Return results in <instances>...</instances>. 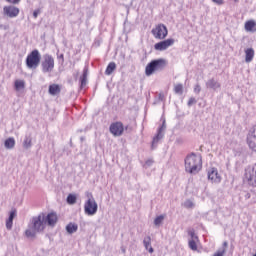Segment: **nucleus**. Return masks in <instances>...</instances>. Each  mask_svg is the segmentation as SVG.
I'll return each mask as SVG.
<instances>
[{
  "label": "nucleus",
  "mask_w": 256,
  "mask_h": 256,
  "mask_svg": "<svg viewBox=\"0 0 256 256\" xmlns=\"http://www.w3.org/2000/svg\"><path fill=\"white\" fill-rule=\"evenodd\" d=\"M203 162L201 156H197L195 153H190L185 158V171L191 175H197L201 171Z\"/></svg>",
  "instance_id": "nucleus-1"
},
{
  "label": "nucleus",
  "mask_w": 256,
  "mask_h": 256,
  "mask_svg": "<svg viewBox=\"0 0 256 256\" xmlns=\"http://www.w3.org/2000/svg\"><path fill=\"white\" fill-rule=\"evenodd\" d=\"M45 229V214H40L32 218V224L29 225L25 231V235L28 238L33 239L37 233H41Z\"/></svg>",
  "instance_id": "nucleus-2"
},
{
  "label": "nucleus",
  "mask_w": 256,
  "mask_h": 256,
  "mask_svg": "<svg viewBox=\"0 0 256 256\" xmlns=\"http://www.w3.org/2000/svg\"><path fill=\"white\" fill-rule=\"evenodd\" d=\"M167 67V60L163 58L152 60L146 65L145 75L146 77H151L154 73H161Z\"/></svg>",
  "instance_id": "nucleus-3"
},
{
  "label": "nucleus",
  "mask_w": 256,
  "mask_h": 256,
  "mask_svg": "<svg viewBox=\"0 0 256 256\" xmlns=\"http://www.w3.org/2000/svg\"><path fill=\"white\" fill-rule=\"evenodd\" d=\"M41 64V52L39 50H32L26 57L27 69H37Z\"/></svg>",
  "instance_id": "nucleus-4"
},
{
  "label": "nucleus",
  "mask_w": 256,
  "mask_h": 256,
  "mask_svg": "<svg viewBox=\"0 0 256 256\" xmlns=\"http://www.w3.org/2000/svg\"><path fill=\"white\" fill-rule=\"evenodd\" d=\"M53 69H55V58L51 54H44L41 61L42 73H53Z\"/></svg>",
  "instance_id": "nucleus-5"
},
{
  "label": "nucleus",
  "mask_w": 256,
  "mask_h": 256,
  "mask_svg": "<svg viewBox=\"0 0 256 256\" xmlns=\"http://www.w3.org/2000/svg\"><path fill=\"white\" fill-rule=\"evenodd\" d=\"M244 181H247L250 187H256V163L245 168Z\"/></svg>",
  "instance_id": "nucleus-6"
},
{
  "label": "nucleus",
  "mask_w": 256,
  "mask_h": 256,
  "mask_svg": "<svg viewBox=\"0 0 256 256\" xmlns=\"http://www.w3.org/2000/svg\"><path fill=\"white\" fill-rule=\"evenodd\" d=\"M97 209H99V206L97 205L95 198H93V195H90V197L84 204V212L86 215L91 216V215H95V213H97Z\"/></svg>",
  "instance_id": "nucleus-7"
},
{
  "label": "nucleus",
  "mask_w": 256,
  "mask_h": 256,
  "mask_svg": "<svg viewBox=\"0 0 256 256\" xmlns=\"http://www.w3.org/2000/svg\"><path fill=\"white\" fill-rule=\"evenodd\" d=\"M151 33L155 39L163 40L169 35V30L165 24H158L155 28L151 30Z\"/></svg>",
  "instance_id": "nucleus-8"
},
{
  "label": "nucleus",
  "mask_w": 256,
  "mask_h": 256,
  "mask_svg": "<svg viewBox=\"0 0 256 256\" xmlns=\"http://www.w3.org/2000/svg\"><path fill=\"white\" fill-rule=\"evenodd\" d=\"M19 13L20 10L17 8V6L8 5L3 7V15L9 19H15V17H19Z\"/></svg>",
  "instance_id": "nucleus-9"
},
{
  "label": "nucleus",
  "mask_w": 256,
  "mask_h": 256,
  "mask_svg": "<svg viewBox=\"0 0 256 256\" xmlns=\"http://www.w3.org/2000/svg\"><path fill=\"white\" fill-rule=\"evenodd\" d=\"M175 45V39L169 38L163 41H160L154 45L155 51H167L169 47H173Z\"/></svg>",
  "instance_id": "nucleus-10"
},
{
  "label": "nucleus",
  "mask_w": 256,
  "mask_h": 256,
  "mask_svg": "<svg viewBox=\"0 0 256 256\" xmlns=\"http://www.w3.org/2000/svg\"><path fill=\"white\" fill-rule=\"evenodd\" d=\"M165 129H167V126L165 125V121H163L161 127L158 128L157 135L154 136L153 141H152V149H155L157 147V143L165 137Z\"/></svg>",
  "instance_id": "nucleus-11"
},
{
  "label": "nucleus",
  "mask_w": 256,
  "mask_h": 256,
  "mask_svg": "<svg viewBox=\"0 0 256 256\" xmlns=\"http://www.w3.org/2000/svg\"><path fill=\"white\" fill-rule=\"evenodd\" d=\"M123 131V123L121 122H115L110 125V133H112V135L115 137H121V135H123Z\"/></svg>",
  "instance_id": "nucleus-12"
},
{
  "label": "nucleus",
  "mask_w": 256,
  "mask_h": 256,
  "mask_svg": "<svg viewBox=\"0 0 256 256\" xmlns=\"http://www.w3.org/2000/svg\"><path fill=\"white\" fill-rule=\"evenodd\" d=\"M247 144L250 149H256V126L252 127L247 135Z\"/></svg>",
  "instance_id": "nucleus-13"
},
{
  "label": "nucleus",
  "mask_w": 256,
  "mask_h": 256,
  "mask_svg": "<svg viewBox=\"0 0 256 256\" xmlns=\"http://www.w3.org/2000/svg\"><path fill=\"white\" fill-rule=\"evenodd\" d=\"M208 179L211 183H221V175H219L217 168H210L208 170Z\"/></svg>",
  "instance_id": "nucleus-14"
},
{
  "label": "nucleus",
  "mask_w": 256,
  "mask_h": 256,
  "mask_svg": "<svg viewBox=\"0 0 256 256\" xmlns=\"http://www.w3.org/2000/svg\"><path fill=\"white\" fill-rule=\"evenodd\" d=\"M206 88L212 91H219L221 89V82L215 78H210L206 81Z\"/></svg>",
  "instance_id": "nucleus-15"
},
{
  "label": "nucleus",
  "mask_w": 256,
  "mask_h": 256,
  "mask_svg": "<svg viewBox=\"0 0 256 256\" xmlns=\"http://www.w3.org/2000/svg\"><path fill=\"white\" fill-rule=\"evenodd\" d=\"M57 220V213L55 212L48 213L44 219V221L47 223V225H49V227H55V225L57 224Z\"/></svg>",
  "instance_id": "nucleus-16"
},
{
  "label": "nucleus",
  "mask_w": 256,
  "mask_h": 256,
  "mask_svg": "<svg viewBox=\"0 0 256 256\" xmlns=\"http://www.w3.org/2000/svg\"><path fill=\"white\" fill-rule=\"evenodd\" d=\"M244 29L248 33H256V21L255 20L246 21L244 25Z\"/></svg>",
  "instance_id": "nucleus-17"
},
{
  "label": "nucleus",
  "mask_w": 256,
  "mask_h": 256,
  "mask_svg": "<svg viewBox=\"0 0 256 256\" xmlns=\"http://www.w3.org/2000/svg\"><path fill=\"white\" fill-rule=\"evenodd\" d=\"M89 75V68H87V66L84 67L83 69V74L80 77V87L81 89H83V87H85V85H87V76Z\"/></svg>",
  "instance_id": "nucleus-18"
},
{
  "label": "nucleus",
  "mask_w": 256,
  "mask_h": 256,
  "mask_svg": "<svg viewBox=\"0 0 256 256\" xmlns=\"http://www.w3.org/2000/svg\"><path fill=\"white\" fill-rule=\"evenodd\" d=\"M253 57H255V50L253 48H247L245 50L246 63H251V61H253Z\"/></svg>",
  "instance_id": "nucleus-19"
},
{
  "label": "nucleus",
  "mask_w": 256,
  "mask_h": 256,
  "mask_svg": "<svg viewBox=\"0 0 256 256\" xmlns=\"http://www.w3.org/2000/svg\"><path fill=\"white\" fill-rule=\"evenodd\" d=\"M48 93L53 96L59 95V93H61V87L59 84H51L49 86Z\"/></svg>",
  "instance_id": "nucleus-20"
},
{
  "label": "nucleus",
  "mask_w": 256,
  "mask_h": 256,
  "mask_svg": "<svg viewBox=\"0 0 256 256\" xmlns=\"http://www.w3.org/2000/svg\"><path fill=\"white\" fill-rule=\"evenodd\" d=\"M143 245L149 253H154L155 250L151 247V236H146L143 240Z\"/></svg>",
  "instance_id": "nucleus-21"
},
{
  "label": "nucleus",
  "mask_w": 256,
  "mask_h": 256,
  "mask_svg": "<svg viewBox=\"0 0 256 256\" xmlns=\"http://www.w3.org/2000/svg\"><path fill=\"white\" fill-rule=\"evenodd\" d=\"M115 69H117V64H115V62H110L106 67L105 75H112Z\"/></svg>",
  "instance_id": "nucleus-22"
},
{
  "label": "nucleus",
  "mask_w": 256,
  "mask_h": 256,
  "mask_svg": "<svg viewBox=\"0 0 256 256\" xmlns=\"http://www.w3.org/2000/svg\"><path fill=\"white\" fill-rule=\"evenodd\" d=\"M32 138L31 135H26L23 141V148L24 149H31L32 147Z\"/></svg>",
  "instance_id": "nucleus-23"
},
{
  "label": "nucleus",
  "mask_w": 256,
  "mask_h": 256,
  "mask_svg": "<svg viewBox=\"0 0 256 256\" xmlns=\"http://www.w3.org/2000/svg\"><path fill=\"white\" fill-rule=\"evenodd\" d=\"M77 229H79V226L77 224H73V223H69L66 226V231L67 233H69L70 235H72V233H77Z\"/></svg>",
  "instance_id": "nucleus-24"
},
{
  "label": "nucleus",
  "mask_w": 256,
  "mask_h": 256,
  "mask_svg": "<svg viewBox=\"0 0 256 256\" xmlns=\"http://www.w3.org/2000/svg\"><path fill=\"white\" fill-rule=\"evenodd\" d=\"M4 146L6 149H13L15 147V138L10 137L5 140Z\"/></svg>",
  "instance_id": "nucleus-25"
},
{
  "label": "nucleus",
  "mask_w": 256,
  "mask_h": 256,
  "mask_svg": "<svg viewBox=\"0 0 256 256\" xmlns=\"http://www.w3.org/2000/svg\"><path fill=\"white\" fill-rule=\"evenodd\" d=\"M66 201L68 205H75L77 203V196L75 194H69Z\"/></svg>",
  "instance_id": "nucleus-26"
},
{
  "label": "nucleus",
  "mask_w": 256,
  "mask_h": 256,
  "mask_svg": "<svg viewBox=\"0 0 256 256\" xmlns=\"http://www.w3.org/2000/svg\"><path fill=\"white\" fill-rule=\"evenodd\" d=\"M14 87H15L16 91H20V89H25V81L16 80L14 83Z\"/></svg>",
  "instance_id": "nucleus-27"
},
{
  "label": "nucleus",
  "mask_w": 256,
  "mask_h": 256,
  "mask_svg": "<svg viewBox=\"0 0 256 256\" xmlns=\"http://www.w3.org/2000/svg\"><path fill=\"white\" fill-rule=\"evenodd\" d=\"M188 235L190 237L189 241H199V236H197V234H195L194 229L188 230Z\"/></svg>",
  "instance_id": "nucleus-28"
},
{
  "label": "nucleus",
  "mask_w": 256,
  "mask_h": 256,
  "mask_svg": "<svg viewBox=\"0 0 256 256\" xmlns=\"http://www.w3.org/2000/svg\"><path fill=\"white\" fill-rule=\"evenodd\" d=\"M183 207H185V209H193L195 207V203L191 199H187L183 203Z\"/></svg>",
  "instance_id": "nucleus-29"
},
{
  "label": "nucleus",
  "mask_w": 256,
  "mask_h": 256,
  "mask_svg": "<svg viewBox=\"0 0 256 256\" xmlns=\"http://www.w3.org/2000/svg\"><path fill=\"white\" fill-rule=\"evenodd\" d=\"M174 92L176 95H183V84H176L174 86Z\"/></svg>",
  "instance_id": "nucleus-30"
},
{
  "label": "nucleus",
  "mask_w": 256,
  "mask_h": 256,
  "mask_svg": "<svg viewBox=\"0 0 256 256\" xmlns=\"http://www.w3.org/2000/svg\"><path fill=\"white\" fill-rule=\"evenodd\" d=\"M197 241L199 240H188V246L192 251H197Z\"/></svg>",
  "instance_id": "nucleus-31"
},
{
  "label": "nucleus",
  "mask_w": 256,
  "mask_h": 256,
  "mask_svg": "<svg viewBox=\"0 0 256 256\" xmlns=\"http://www.w3.org/2000/svg\"><path fill=\"white\" fill-rule=\"evenodd\" d=\"M164 219H165V216H163V215H160V216L156 217L155 220H154V225H156V227H159V225L161 223H163Z\"/></svg>",
  "instance_id": "nucleus-32"
},
{
  "label": "nucleus",
  "mask_w": 256,
  "mask_h": 256,
  "mask_svg": "<svg viewBox=\"0 0 256 256\" xmlns=\"http://www.w3.org/2000/svg\"><path fill=\"white\" fill-rule=\"evenodd\" d=\"M226 251L227 250L225 248H220L213 256H224Z\"/></svg>",
  "instance_id": "nucleus-33"
},
{
  "label": "nucleus",
  "mask_w": 256,
  "mask_h": 256,
  "mask_svg": "<svg viewBox=\"0 0 256 256\" xmlns=\"http://www.w3.org/2000/svg\"><path fill=\"white\" fill-rule=\"evenodd\" d=\"M6 229H8V231H11L13 229V220H6Z\"/></svg>",
  "instance_id": "nucleus-34"
},
{
  "label": "nucleus",
  "mask_w": 256,
  "mask_h": 256,
  "mask_svg": "<svg viewBox=\"0 0 256 256\" xmlns=\"http://www.w3.org/2000/svg\"><path fill=\"white\" fill-rule=\"evenodd\" d=\"M17 215V211L12 210L9 214L8 220L13 222V219H15V216Z\"/></svg>",
  "instance_id": "nucleus-35"
},
{
  "label": "nucleus",
  "mask_w": 256,
  "mask_h": 256,
  "mask_svg": "<svg viewBox=\"0 0 256 256\" xmlns=\"http://www.w3.org/2000/svg\"><path fill=\"white\" fill-rule=\"evenodd\" d=\"M17 215V211L12 210L9 214L8 220L13 222V219H15V216Z\"/></svg>",
  "instance_id": "nucleus-36"
},
{
  "label": "nucleus",
  "mask_w": 256,
  "mask_h": 256,
  "mask_svg": "<svg viewBox=\"0 0 256 256\" xmlns=\"http://www.w3.org/2000/svg\"><path fill=\"white\" fill-rule=\"evenodd\" d=\"M194 93H197V95H199L201 93V85H199V84L195 85Z\"/></svg>",
  "instance_id": "nucleus-37"
},
{
  "label": "nucleus",
  "mask_w": 256,
  "mask_h": 256,
  "mask_svg": "<svg viewBox=\"0 0 256 256\" xmlns=\"http://www.w3.org/2000/svg\"><path fill=\"white\" fill-rule=\"evenodd\" d=\"M7 3H11L12 5H19L21 3V0H6Z\"/></svg>",
  "instance_id": "nucleus-38"
},
{
  "label": "nucleus",
  "mask_w": 256,
  "mask_h": 256,
  "mask_svg": "<svg viewBox=\"0 0 256 256\" xmlns=\"http://www.w3.org/2000/svg\"><path fill=\"white\" fill-rule=\"evenodd\" d=\"M194 103H197V100H195V98L192 97L188 100L187 105L188 107H191V105H193Z\"/></svg>",
  "instance_id": "nucleus-39"
},
{
  "label": "nucleus",
  "mask_w": 256,
  "mask_h": 256,
  "mask_svg": "<svg viewBox=\"0 0 256 256\" xmlns=\"http://www.w3.org/2000/svg\"><path fill=\"white\" fill-rule=\"evenodd\" d=\"M41 13V10L40 9H36L34 10L33 12V17L34 19H37V17H39V14Z\"/></svg>",
  "instance_id": "nucleus-40"
},
{
  "label": "nucleus",
  "mask_w": 256,
  "mask_h": 256,
  "mask_svg": "<svg viewBox=\"0 0 256 256\" xmlns=\"http://www.w3.org/2000/svg\"><path fill=\"white\" fill-rule=\"evenodd\" d=\"M151 165H153V160L149 159L145 162L146 167H151Z\"/></svg>",
  "instance_id": "nucleus-41"
},
{
  "label": "nucleus",
  "mask_w": 256,
  "mask_h": 256,
  "mask_svg": "<svg viewBox=\"0 0 256 256\" xmlns=\"http://www.w3.org/2000/svg\"><path fill=\"white\" fill-rule=\"evenodd\" d=\"M212 3H215L216 5H223V0H212Z\"/></svg>",
  "instance_id": "nucleus-42"
},
{
  "label": "nucleus",
  "mask_w": 256,
  "mask_h": 256,
  "mask_svg": "<svg viewBox=\"0 0 256 256\" xmlns=\"http://www.w3.org/2000/svg\"><path fill=\"white\" fill-rule=\"evenodd\" d=\"M58 59H61L62 63H65V56L63 54H60Z\"/></svg>",
  "instance_id": "nucleus-43"
},
{
  "label": "nucleus",
  "mask_w": 256,
  "mask_h": 256,
  "mask_svg": "<svg viewBox=\"0 0 256 256\" xmlns=\"http://www.w3.org/2000/svg\"><path fill=\"white\" fill-rule=\"evenodd\" d=\"M228 246H229V243L227 241H225V242H223L222 249H226V247H228Z\"/></svg>",
  "instance_id": "nucleus-44"
},
{
  "label": "nucleus",
  "mask_w": 256,
  "mask_h": 256,
  "mask_svg": "<svg viewBox=\"0 0 256 256\" xmlns=\"http://www.w3.org/2000/svg\"><path fill=\"white\" fill-rule=\"evenodd\" d=\"M163 98H164L163 94H159L160 101H163Z\"/></svg>",
  "instance_id": "nucleus-45"
},
{
  "label": "nucleus",
  "mask_w": 256,
  "mask_h": 256,
  "mask_svg": "<svg viewBox=\"0 0 256 256\" xmlns=\"http://www.w3.org/2000/svg\"><path fill=\"white\" fill-rule=\"evenodd\" d=\"M80 141H81V142L85 141V137L82 136V137L80 138Z\"/></svg>",
  "instance_id": "nucleus-46"
},
{
  "label": "nucleus",
  "mask_w": 256,
  "mask_h": 256,
  "mask_svg": "<svg viewBox=\"0 0 256 256\" xmlns=\"http://www.w3.org/2000/svg\"><path fill=\"white\" fill-rule=\"evenodd\" d=\"M122 253H125V248H122Z\"/></svg>",
  "instance_id": "nucleus-47"
},
{
  "label": "nucleus",
  "mask_w": 256,
  "mask_h": 256,
  "mask_svg": "<svg viewBox=\"0 0 256 256\" xmlns=\"http://www.w3.org/2000/svg\"><path fill=\"white\" fill-rule=\"evenodd\" d=\"M79 133H83V130H78Z\"/></svg>",
  "instance_id": "nucleus-48"
},
{
  "label": "nucleus",
  "mask_w": 256,
  "mask_h": 256,
  "mask_svg": "<svg viewBox=\"0 0 256 256\" xmlns=\"http://www.w3.org/2000/svg\"><path fill=\"white\" fill-rule=\"evenodd\" d=\"M235 1V3H237V1H239V0H234Z\"/></svg>",
  "instance_id": "nucleus-49"
}]
</instances>
